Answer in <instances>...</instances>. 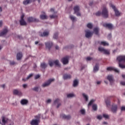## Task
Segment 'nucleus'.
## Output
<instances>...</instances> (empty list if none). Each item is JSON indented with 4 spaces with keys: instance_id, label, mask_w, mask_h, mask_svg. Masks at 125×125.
Wrapping results in <instances>:
<instances>
[{
    "instance_id": "nucleus-1",
    "label": "nucleus",
    "mask_w": 125,
    "mask_h": 125,
    "mask_svg": "<svg viewBox=\"0 0 125 125\" xmlns=\"http://www.w3.org/2000/svg\"><path fill=\"white\" fill-rule=\"evenodd\" d=\"M117 60L119 62V66L121 69L125 68V65L121 63V62H125V56H119L117 58Z\"/></svg>"
},
{
    "instance_id": "nucleus-2",
    "label": "nucleus",
    "mask_w": 125,
    "mask_h": 125,
    "mask_svg": "<svg viewBox=\"0 0 125 125\" xmlns=\"http://www.w3.org/2000/svg\"><path fill=\"white\" fill-rule=\"evenodd\" d=\"M102 15L104 18H108L109 17V13L108 12V10L106 7H104L103 9V11L102 12Z\"/></svg>"
},
{
    "instance_id": "nucleus-3",
    "label": "nucleus",
    "mask_w": 125,
    "mask_h": 125,
    "mask_svg": "<svg viewBox=\"0 0 125 125\" xmlns=\"http://www.w3.org/2000/svg\"><path fill=\"white\" fill-rule=\"evenodd\" d=\"M110 7H112V8L113 9V10L115 13L116 16H120V15H121V13H120L119 10H118V9H117V8H116V6L115 5H114V4L110 3Z\"/></svg>"
},
{
    "instance_id": "nucleus-4",
    "label": "nucleus",
    "mask_w": 125,
    "mask_h": 125,
    "mask_svg": "<svg viewBox=\"0 0 125 125\" xmlns=\"http://www.w3.org/2000/svg\"><path fill=\"white\" fill-rule=\"evenodd\" d=\"M74 14H76L77 16H81V13H80V6L76 5L74 7Z\"/></svg>"
},
{
    "instance_id": "nucleus-5",
    "label": "nucleus",
    "mask_w": 125,
    "mask_h": 125,
    "mask_svg": "<svg viewBox=\"0 0 125 125\" xmlns=\"http://www.w3.org/2000/svg\"><path fill=\"white\" fill-rule=\"evenodd\" d=\"M25 16L22 14L21 17V20L20 21V25L21 26H27V22L24 20V17Z\"/></svg>"
},
{
    "instance_id": "nucleus-6",
    "label": "nucleus",
    "mask_w": 125,
    "mask_h": 125,
    "mask_svg": "<svg viewBox=\"0 0 125 125\" xmlns=\"http://www.w3.org/2000/svg\"><path fill=\"white\" fill-rule=\"evenodd\" d=\"M27 22H28V23H32L33 22H40V20L38 19L33 18V17H30L27 18Z\"/></svg>"
},
{
    "instance_id": "nucleus-7",
    "label": "nucleus",
    "mask_w": 125,
    "mask_h": 125,
    "mask_svg": "<svg viewBox=\"0 0 125 125\" xmlns=\"http://www.w3.org/2000/svg\"><path fill=\"white\" fill-rule=\"evenodd\" d=\"M99 51L104 52V54H106V55L110 54V51L109 50H106L102 47H99Z\"/></svg>"
},
{
    "instance_id": "nucleus-8",
    "label": "nucleus",
    "mask_w": 125,
    "mask_h": 125,
    "mask_svg": "<svg viewBox=\"0 0 125 125\" xmlns=\"http://www.w3.org/2000/svg\"><path fill=\"white\" fill-rule=\"evenodd\" d=\"M103 26L105 28H106L107 29H109V30H112L114 28V26H113V24L111 23H105L103 24Z\"/></svg>"
},
{
    "instance_id": "nucleus-9",
    "label": "nucleus",
    "mask_w": 125,
    "mask_h": 125,
    "mask_svg": "<svg viewBox=\"0 0 125 125\" xmlns=\"http://www.w3.org/2000/svg\"><path fill=\"white\" fill-rule=\"evenodd\" d=\"M61 62L63 63V65L68 64V63H69V56H66L62 59Z\"/></svg>"
},
{
    "instance_id": "nucleus-10",
    "label": "nucleus",
    "mask_w": 125,
    "mask_h": 125,
    "mask_svg": "<svg viewBox=\"0 0 125 125\" xmlns=\"http://www.w3.org/2000/svg\"><path fill=\"white\" fill-rule=\"evenodd\" d=\"M2 125H5V124H7L8 122L9 121V119L7 118V117H5L4 116H2Z\"/></svg>"
},
{
    "instance_id": "nucleus-11",
    "label": "nucleus",
    "mask_w": 125,
    "mask_h": 125,
    "mask_svg": "<svg viewBox=\"0 0 125 125\" xmlns=\"http://www.w3.org/2000/svg\"><path fill=\"white\" fill-rule=\"evenodd\" d=\"M13 94L14 95H19V96H22V92L18 89H15L13 90Z\"/></svg>"
},
{
    "instance_id": "nucleus-12",
    "label": "nucleus",
    "mask_w": 125,
    "mask_h": 125,
    "mask_svg": "<svg viewBox=\"0 0 125 125\" xmlns=\"http://www.w3.org/2000/svg\"><path fill=\"white\" fill-rule=\"evenodd\" d=\"M47 18V16H46V14L45 12L42 11L41 12V14L40 15V19L42 20H44Z\"/></svg>"
},
{
    "instance_id": "nucleus-13",
    "label": "nucleus",
    "mask_w": 125,
    "mask_h": 125,
    "mask_svg": "<svg viewBox=\"0 0 125 125\" xmlns=\"http://www.w3.org/2000/svg\"><path fill=\"white\" fill-rule=\"evenodd\" d=\"M107 71H114L115 73H119V70L117 69V68L113 67H108L106 68Z\"/></svg>"
},
{
    "instance_id": "nucleus-14",
    "label": "nucleus",
    "mask_w": 125,
    "mask_h": 125,
    "mask_svg": "<svg viewBox=\"0 0 125 125\" xmlns=\"http://www.w3.org/2000/svg\"><path fill=\"white\" fill-rule=\"evenodd\" d=\"M107 79L111 84L114 83V78L113 77V75H108Z\"/></svg>"
},
{
    "instance_id": "nucleus-15",
    "label": "nucleus",
    "mask_w": 125,
    "mask_h": 125,
    "mask_svg": "<svg viewBox=\"0 0 125 125\" xmlns=\"http://www.w3.org/2000/svg\"><path fill=\"white\" fill-rule=\"evenodd\" d=\"M40 123L39 120H36V119H33L30 125H39V124Z\"/></svg>"
},
{
    "instance_id": "nucleus-16",
    "label": "nucleus",
    "mask_w": 125,
    "mask_h": 125,
    "mask_svg": "<svg viewBox=\"0 0 125 125\" xmlns=\"http://www.w3.org/2000/svg\"><path fill=\"white\" fill-rule=\"evenodd\" d=\"M118 110V105H112L111 108V111L113 113H117V111Z\"/></svg>"
},
{
    "instance_id": "nucleus-17",
    "label": "nucleus",
    "mask_w": 125,
    "mask_h": 125,
    "mask_svg": "<svg viewBox=\"0 0 125 125\" xmlns=\"http://www.w3.org/2000/svg\"><path fill=\"white\" fill-rule=\"evenodd\" d=\"M23 57V54L22 52H19L17 54V60H21L22 57Z\"/></svg>"
},
{
    "instance_id": "nucleus-18",
    "label": "nucleus",
    "mask_w": 125,
    "mask_h": 125,
    "mask_svg": "<svg viewBox=\"0 0 125 125\" xmlns=\"http://www.w3.org/2000/svg\"><path fill=\"white\" fill-rule=\"evenodd\" d=\"M61 101L59 99H57L55 101H54V104H58L57 107L59 108V107L61 105V104L60 103Z\"/></svg>"
},
{
    "instance_id": "nucleus-19",
    "label": "nucleus",
    "mask_w": 125,
    "mask_h": 125,
    "mask_svg": "<svg viewBox=\"0 0 125 125\" xmlns=\"http://www.w3.org/2000/svg\"><path fill=\"white\" fill-rule=\"evenodd\" d=\"M28 103V100L26 99H22L21 101V105H27Z\"/></svg>"
},
{
    "instance_id": "nucleus-20",
    "label": "nucleus",
    "mask_w": 125,
    "mask_h": 125,
    "mask_svg": "<svg viewBox=\"0 0 125 125\" xmlns=\"http://www.w3.org/2000/svg\"><path fill=\"white\" fill-rule=\"evenodd\" d=\"M92 35H93L92 32H87L85 33V37L87 39H89V38H91V37H92Z\"/></svg>"
},
{
    "instance_id": "nucleus-21",
    "label": "nucleus",
    "mask_w": 125,
    "mask_h": 125,
    "mask_svg": "<svg viewBox=\"0 0 125 125\" xmlns=\"http://www.w3.org/2000/svg\"><path fill=\"white\" fill-rule=\"evenodd\" d=\"M34 74H29L26 78L23 79L22 80H23L24 82H26V81H28L30 78H32L33 77Z\"/></svg>"
},
{
    "instance_id": "nucleus-22",
    "label": "nucleus",
    "mask_w": 125,
    "mask_h": 125,
    "mask_svg": "<svg viewBox=\"0 0 125 125\" xmlns=\"http://www.w3.org/2000/svg\"><path fill=\"white\" fill-rule=\"evenodd\" d=\"M71 76L70 74H64L63 75V79L64 80H68V79H71Z\"/></svg>"
},
{
    "instance_id": "nucleus-23",
    "label": "nucleus",
    "mask_w": 125,
    "mask_h": 125,
    "mask_svg": "<svg viewBox=\"0 0 125 125\" xmlns=\"http://www.w3.org/2000/svg\"><path fill=\"white\" fill-rule=\"evenodd\" d=\"M32 2V0H24L23 2V4L25 5H27V4H29Z\"/></svg>"
},
{
    "instance_id": "nucleus-24",
    "label": "nucleus",
    "mask_w": 125,
    "mask_h": 125,
    "mask_svg": "<svg viewBox=\"0 0 125 125\" xmlns=\"http://www.w3.org/2000/svg\"><path fill=\"white\" fill-rule=\"evenodd\" d=\"M46 66H47V65H46V63H45V62H42L41 63L40 67L42 69H45V68H46Z\"/></svg>"
},
{
    "instance_id": "nucleus-25",
    "label": "nucleus",
    "mask_w": 125,
    "mask_h": 125,
    "mask_svg": "<svg viewBox=\"0 0 125 125\" xmlns=\"http://www.w3.org/2000/svg\"><path fill=\"white\" fill-rule=\"evenodd\" d=\"M62 118L65 120H70L71 119V116L63 114L62 115Z\"/></svg>"
},
{
    "instance_id": "nucleus-26",
    "label": "nucleus",
    "mask_w": 125,
    "mask_h": 125,
    "mask_svg": "<svg viewBox=\"0 0 125 125\" xmlns=\"http://www.w3.org/2000/svg\"><path fill=\"white\" fill-rule=\"evenodd\" d=\"M54 64H55L56 66H57V67H60L61 66L58 60H56V61H54Z\"/></svg>"
},
{
    "instance_id": "nucleus-27",
    "label": "nucleus",
    "mask_w": 125,
    "mask_h": 125,
    "mask_svg": "<svg viewBox=\"0 0 125 125\" xmlns=\"http://www.w3.org/2000/svg\"><path fill=\"white\" fill-rule=\"evenodd\" d=\"M78 84H79V81L77 80H75L73 82V86L76 87V86H78Z\"/></svg>"
},
{
    "instance_id": "nucleus-28",
    "label": "nucleus",
    "mask_w": 125,
    "mask_h": 125,
    "mask_svg": "<svg viewBox=\"0 0 125 125\" xmlns=\"http://www.w3.org/2000/svg\"><path fill=\"white\" fill-rule=\"evenodd\" d=\"M99 70V67L98 66V64L97 63L96 64L95 67H94V72H97Z\"/></svg>"
},
{
    "instance_id": "nucleus-29",
    "label": "nucleus",
    "mask_w": 125,
    "mask_h": 125,
    "mask_svg": "<svg viewBox=\"0 0 125 125\" xmlns=\"http://www.w3.org/2000/svg\"><path fill=\"white\" fill-rule=\"evenodd\" d=\"M101 44L102 45H104V46H106V45L107 46H108V45H109V43H107L106 42H104V41H103L101 42Z\"/></svg>"
},
{
    "instance_id": "nucleus-30",
    "label": "nucleus",
    "mask_w": 125,
    "mask_h": 125,
    "mask_svg": "<svg viewBox=\"0 0 125 125\" xmlns=\"http://www.w3.org/2000/svg\"><path fill=\"white\" fill-rule=\"evenodd\" d=\"M35 118L36 121H38V122H40V120H41V114H38V115L35 116Z\"/></svg>"
},
{
    "instance_id": "nucleus-31",
    "label": "nucleus",
    "mask_w": 125,
    "mask_h": 125,
    "mask_svg": "<svg viewBox=\"0 0 125 125\" xmlns=\"http://www.w3.org/2000/svg\"><path fill=\"white\" fill-rule=\"evenodd\" d=\"M87 27L88 28V29H92V28H93V25L91 23H88L87 24Z\"/></svg>"
},
{
    "instance_id": "nucleus-32",
    "label": "nucleus",
    "mask_w": 125,
    "mask_h": 125,
    "mask_svg": "<svg viewBox=\"0 0 125 125\" xmlns=\"http://www.w3.org/2000/svg\"><path fill=\"white\" fill-rule=\"evenodd\" d=\"M52 82H54V79H50L47 81V85H49L52 83Z\"/></svg>"
},
{
    "instance_id": "nucleus-33",
    "label": "nucleus",
    "mask_w": 125,
    "mask_h": 125,
    "mask_svg": "<svg viewBox=\"0 0 125 125\" xmlns=\"http://www.w3.org/2000/svg\"><path fill=\"white\" fill-rule=\"evenodd\" d=\"M52 42H48L47 43V48L48 49H50L51 48V46H52Z\"/></svg>"
},
{
    "instance_id": "nucleus-34",
    "label": "nucleus",
    "mask_w": 125,
    "mask_h": 125,
    "mask_svg": "<svg viewBox=\"0 0 125 125\" xmlns=\"http://www.w3.org/2000/svg\"><path fill=\"white\" fill-rule=\"evenodd\" d=\"M6 34H7V32H2L0 33V37H5V36H6Z\"/></svg>"
},
{
    "instance_id": "nucleus-35",
    "label": "nucleus",
    "mask_w": 125,
    "mask_h": 125,
    "mask_svg": "<svg viewBox=\"0 0 125 125\" xmlns=\"http://www.w3.org/2000/svg\"><path fill=\"white\" fill-rule=\"evenodd\" d=\"M40 37H46L47 36V32H43V33L39 34Z\"/></svg>"
},
{
    "instance_id": "nucleus-36",
    "label": "nucleus",
    "mask_w": 125,
    "mask_h": 125,
    "mask_svg": "<svg viewBox=\"0 0 125 125\" xmlns=\"http://www.w3.org/2000/svg\"><path fill=\"white\" fill-rule=\"evenodd\" d=\"M83 96L84 98L85 101H88V97H87V96L86 95H85V94L83 93Z\"/></svg>"
},
{
    "instance_id": "nucleus-37",
    "label": "nucleus",
    "mask_w": 125,
    "mask_h": 125,
    "mask_svg": "<svg viewBox=\"0 0 125 125\" xmlns=\"http://www.w3.org/2000/svg\"><path fill=\"white\" fill-rule=\"evenodd\" d=\"M92 109L94 111H97V105L93 104L92 105Z\"/></svg>"
},
{
    "instance_id": "nucleus-38",
    "label": "nucleus",
    "mask_w": 125,
    "mask_h": 125,
    "mask_svg": "<svg viewBox=\"0 0 125 125\" xmlns=\"http://www.w3.org/2000/svg\"><path fill=\"white\" fill-rule=\"evenodd\" d=\"M9 31V30L8 29V27H7V26H4L3 28L2 32H8Z\"/></svg>"
},
{
    "instance_id": "nucleus-39",
    "label": "nucleus",
    "mask_w": 125,
    "mask_h": 125,
    "mask_svg": "<svg viewBox=\"0 0 125 125\" xmlns=\"http://www.w3.org/2000/svg\"><path fill=\"white\" fill-rule=\"evenodd\" d=\"M39 89H40L39 87H34L32 89V90H34V91H37V92L39 91Z\"/></svg>"
},
{
    "instance_id": "nucleus-40",
    "label": "nucleus",
    "mask_w": 125,
    "mask_h": 125,
    "mask_svg": "<svg viewBox=\"0 0 125 125\" xmlns=\"http://www.w3.org/2000/svg\"><path fill=\"white\" fill-rule=\"evenodd\" d=\"M50 18L51 19H55V18H57V15H50Z\"/></svg>"
},
{
    "instance_id": "nucleus-41",
    "label": "nucleus",
    "mask_w": 125,
    "mask_h": 125,
    "mask_svg": "<svg viewBox=\"0 0 125 125\" xmlns=\"http://www.w3.org/2000/svg\"><path fill=\"white\" fill-rule=\"evenodd\" d=\"M93 102H94V100H91L88 104V106H91V105H92V104H93Z\"/></svg>"
},
{
    "instance_id": "nucleus-42",
    "label": "nucleus",
    "mask_w": 125,
    "mask_h": 125,
    "mask_svg": "<svg viewBox=\"0 0 125 125\" xmlns=\"http://www.w3.org/2000/svg\"><path fill=\"white\" fill-rule=\"evenodd\" d=\"M16 64H17L16 62H15L14 61H10V65H16Z\"/></svg>"
},
{
    "instance_id": "nucleus-43",
    "label": "nucleus",
    "mask_w": 125,
    "mask_h": 125,
    "mask_svg": "<svg viewBox=\"0 0 125 125\" xmlns=\"http://www.w3.org/2000/svg\"><path fill=\"white\" fill-rule=\"evenodd\" d=\"M74 96H75V95L73 94H69L67 95L68 98H70V97H74Z\"/></svg>"
},
{
    "instance_id": "nucleus-44",
    "label": "nucleus",
    "mask_w": 125,
    "mask_h": 125,
    "mask_svg": "<svg viewBox=\"0 0 125 125\" xmlns=\"http://www.w3.org/2000/svg\"><path fill=\"white\" fill-rule=\"evenodd\" d=\"M96 16H100V15H102V12L100 11H98L96 13Z\"/></svg>"
},
{
    "instance_id": "nucleus-45",
    "label": "nucleus",
    "mask_w": 125,
    "mask_h": 125,
    "mask_svg": "<svg viewBox=\"0 0 125 125\" xmlns=\"http://www.w3.org/2000/svg\"><path fill=\"white\" fill-rule=\"evenodd\" d=\"M103 116V117L104 118V119H109V115L107 114H104Z\"/></svg>"
},
{
    "instance_id": "nucleus-46",
    "label": "nucleus",
    "mask_w": 125,
    "mask_h": 125,
    "mask_svg": "<svg viewBox=\"0 0 125 125\" xmlns=\"http://www.w3.org/2000/svg\"><path fill=\"white\" fill-rule=\"evenodd\" d=\"M54 64V62H51V61L49 62V64L50 67H52V66H53Z\"/></svg>"
},
{
    "instance_id": "nucleus-47",
    "label": "nucleus",
    "mask_w": 125,
    "mask_h": 125,
    "mask_svg": "<svg viewBox=\"0 0 125 125\" xmlns=\"http://www.w3.org/2000/svg\"><path fill=\"white\" fill-rule=\"evenodd\" d=\"M70 19L72 21H75V19H76V18L73 16H70Z\"/></svg>"
},
{
    "instance_id": "nucleus-48",
    "label": "nucleus",
    "mask_w": 125,
    "mask_h": 125,
    "mask_svg": "<svg viewBox=\"0 0 125 125\" xmlns=\"http://www.w3.org/2000/svg\"><path fill=\"white\" fill-rule=\"evenodd\" d=\"M80 112L82 115H84L85 114V110L84 109H81Z\"/></svg>"
},
{
    "instance_id": "nucleus-49",
    "label": "nucleus",
    "mask_w": 125,
    "mask_h": 125,
    "mask_svg": "<svg viewBox=\"0 0 125 125\" xmlns=\"http://www.w3.org/2000/svg\"><path fill=\"white\" fill-rule=\"evenodd\" d=\"M105 103L106 104V106H110V104H111L110 101L108 100L105 101Z\"/></svg>"
},
{
    "instance_id": "nucleus-50",
    "label": "nucleus",
    "mask_w": 125,
    "mask_h": 125,
    "mask_svg": "<svg viewBox=\"0 0 125 125\" xmlns=\"http://www.w3.org/2000/svg\"><path fill=\"white\" fill-rule=\"evenodd\" d=\"M53 38H54V39H55L56 40L57 39H58V34H57V33L55 34L54 35Z\"/></svg>"
},
{
    "instance_id": "nucleus-51",
    "label": "nucleus",
    "mask_w": 125,
    "mask_h": 125,
    "mask_svg": "<svg viewBox=\"0 0 125 125\" xmlns=\"http://www.w3.org/2000/svg\"><path fill=\"white\" fill-rule=\"evenodd\" d=\"M94 32H99V28L98 27H96L94 29Z\"/></svg>"
},
{
    "instance_id": "nucleus-52",
    "label": "nucleus",
    "mask_w": 125,
    "mask_h": 125,
    "mask_svg": "<svg viewBox=\"0 0 125 125\" xmlns=\"http://www.w3.org/2000/svg\"><path fill=\"white\" fill-rule=\"evenodd\" d=\"M42 87H46L47 86V82L43 83L42 85Z\"/></svg>"
},
{
    "instance_id": "nucleus-53",
    "label": "nucleus",
    "mask_w": 125,
    "mask_h": 125,
    "mask_svg": "<svg viewBox=\"0 0 125 125\" xmlns=\"http://www.w3.org/2000/svg\"><path fill=\"white\" fill-rule=\"evenodd\" d=\"M41 77V75L38 74L35 76V80H38V79H40Z\"/></svg>"
},
{
    "instance_id": "nucleus-54",
    "label": "nucleus",
    "mask_w": 125,
    "mask_h": 125,
    "mask_svg": "<svg viewBox=\"0 0 125 125\" xmlns=\"http://www.w3.org/2000/svg\"><path fill=\"white\" fill-rule=\"evenodd\" d=\"M102 115H98L97 116V119H98V120H102Z\"/></svg>"
},
{
    "instance_id": "nucleus-55",
    "label": "nucleus",
    "mask_w": 125,
    "mask_h": 125,
    "mask_svg": "<svg viewBox=\"0 0 125 125\" xmlns=\"http://www.w3.org/2000/svg\"><path fill=\"white\" fill-rule=\"evenodd\" d=\"M93 34H95V35H96L97 36H99V32H93Z\"/></svg>"
},
{
    "instance_id": "nucleus-56",
    "label": "nucleus",
    "mask_w": 125,
    "mask_h": 125,
    "mask_svg": "<svg viewBox=\"0 0 125 125\" xmlns=\"http://www.w3.org/2000/svg\"><path fill=\"white\" fill-rule=\"evenodd\" d=\"M28 86V85L27 84H23L22 85V87L23 88H26Z\"/></svg>"
},
{
    "instance_id": "nucleus-57",
    "label": "nucleus",
    "mask_w": 125,
    "mask_h": 125,
    "mask_svg": "<svg viewBox=\"0 0 125 125\" xmlns=\"http://www.w3.org/2000/svg\"><path fill=\"white\" fill-rule=\"evenodd\" d=\"M91 59H92V58L88 57L86 58V61H90V60H91Z\"/></svg>"
},
{
    "instance_id": "nucleus-58",
    "label": "nucleus",
    "mask_w": 125,
    "mask_h": 125,
    "mask_svg": "<svg viewBox=\"0 0 125 125\" xmlns=\"http://www.w3.org/2000/svg\"><path fill=\"white\" fill-rule=\"evenodd\" d=\"M121 111H125V106H122L121 108Z\"/></svg>"
},
{
    "instance_id": "nucleus-59",
    "label": "nucleus",
    "mask_w": 125,
    "mask_h": 125,
    "mask_svg": "<svg viewBox=\"0 0 125 125\" xmlns=\"http://www.w3.org/2000/svg\"><path fill=\"white\" fill-rule=\"evenodd\" d=\"M121 84L122 85H125V82H121Z\"/></svg>"
},
{
    "instance_id": "nucleus-60",
    "label": "nucleus",
    "mask_w": 125,
    "mask_h": 125,
    "mask_svg": "<svg viewBox=\"0 0 125 125\" xmlns=\"http://www.w3.org/2000/svg\"><path fill=\"white\" fill-rule=\"evenodd\" d=\"M2 27V21H0V28Z\"/></svg>"
},
{
    "instance_id": "nucleus-61",
    "label": "nucleus",
    "mask_w": 125,
    "mask_h": 125,
    "mask_svg": "<svg viewBox=\"0 0 125 125\" xmlns=\"http://www.w3.org/2000/svg\"><path fill=\"white\" fill-rule=\"evenodd\" d=\"M112 35L111 34H109L107 36L108 39H111Z\"/></svg>"
},
{
    "instance_id": "nucleus-62",
    "label": "nucleus",
    "mask_w": 125,
    "mask_h": 125,
    "mask_svg": "<svg viewBox=\"0 0 125 125\" xmlns=\"http://www.w3.org/2000/svg\"><path fill=\"white\" fill-rule=\"evenodd\" d=\"M18 38L21 40V39H22V36L21 35H18Z\"/></svg>"
},
{
    "instance_id": "nucleus-63",
    "label": "nucleus",
    "mask_w": 125,
    "mask_h": 125,
    "mask_svg": "<svg viewBox=\"0 0 125 125\" xmlns=\"http://www.w3.org/2000/svg\"><path fill=\"white\" fill-rule=\"evenodd\" d=\"M0 86H1L3 88H4V87L5 86V84H3L2 85H0Z\"/></svg>"
},
{
    "instance_id": "nucleus-64",
    "label": "nucleus",
    "mask_w": 125,
    "mask_h": 125,
    "mask_svg": "<svg viewBox=\"0 0 125 125\" xmlns=\"http://www.w3.org/2000/svg\"><path fill=\"white\" fill-rule=\"evenodd\" d=\"M50 11H51V12H54V9L51 8L50 9Z\"/></svg>"
}]
</instances>
